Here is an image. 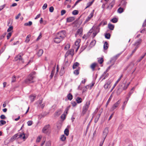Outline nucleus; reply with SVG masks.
Instances as JSON below:
<instances>
[{
    "mask_svg": "<svg viewBox=\"0 0 146 146\" xmlns=\"http://www.w3.org/2000/svg\"><path fill=\"white\" fill-rule=\"evenodd\" d=\"M104 60L102 58H100L98 60V62L100 64H102Z\"/></svg>",
    "mask_w": 146,
    "mask_h": 146,
    "instance_id": "obj_48",
    "label": "nucleus"
},
{
    "mask_svg": "<svg viewBox=\"0 0 146 146\" xmlns=\"http://www.w3.org/2000/svg\"><path fill=\"white\" fill-rule=\"evenodd\" d=\"M94 1V0L92 1L89 2L88 3H87V5H88L89 7H90L91 6L92 4H93V2Z\"/></svg>",
    "mask_w": 146,
    "mask_h": 146,
    "instance_id": "obj_53",
    "label": "nucleus"
},
{
    "mask_svg": "<svg viewBox=\"0 0 146 146\" xmlns=\"http://www.w3.org/2000/svg\"><path fill=\"white\" fill-rule=\"evenodd\" d=\"M64 133L66 136H68L69 134V130L68 129H66L64 130Z\"/></svg>",
    "mask_w": 146,
    "mask_h": 146,
    "instance_id": "obj_40",
    "label": "nucleus"
},
{
    "mask_svg": "<svg viewBox=\"0 0 146 146\" xmlns=\"http://www.w3.org/2000/svg\"><path fill=\"white\" fill-rule=\"evenodd\" d=\"M100 115L101 114L100 113L96 116L94 119L95 123H96L98 122L100 117Z\"/></svg>",
    "mask_w": 146,
    "mask_h": 146,
    "instance_id": "obj_27",
    "label": "nucleus"
},
{
    "mask_svg": "<svg viewBox=\"0 0 146 146\" xmlns=\"http://www.w3.org/2000/svg\"><path fill=\"white\" fill-rule=\"evenodd\" d=\"M108 44L107 42H105L104 45V50H107L108 47Z\"/></svg>",
    "mask_w": 146,
    "mask_h": 146,
    "instance_id": "obj_26",
    "label": "nucleus"
},
{
    "mask_svg": "<svg viewBox=\"0 0 146 146\" xmlns=\"http://www.w3.org/2000/svg\"><path fill=\"white\" fill-rule=\"evenodd\" d=\"M79 70L80 69L79 68L75 70L74 72V74L76 75H78L79 73Z\"/></svg>",
    "mask_w": 146,
    "mask_h": 146,
    "instance_id": "obj_33",
    "label": "nucleus"
},
{
    "mask_svg": "<svg viewBox=\"0 0 146 146\" xmlns=\"http://www.w3.org/2000/svg\"><path fill=\"white\" fill-rule=\"evenodd\" d=\"M50 125H45L43 128L42 129V131L43 133H46L47 132L46 131L48 129Z\"/></svg>",
    "mask_w": 146,
    "mask_h": 146,
    "instance_id": "obj_14",
    "label": "nucleus"
},
{
    "mask_svg": "<svg viewBox=\"0 0 146 146\" xmlns=\"http://www.w3.org/2000/svg\"><path fill=\"white\" fill-rule=\"evenodd\" d=\"M115 3V1L114 0H113L111 3H110L109 5L108 6V7L111 9L112 7L113 6Z\"/></svg>",
    "mask_w": 146,
    "mask_h": 146,
    "instance_id": "obj_15",
    "label": "nucleus"
},
{
    "mask_svg": "<svg viewBox=\"0 0 146 146\" xmlns=\"http://www.w3.org/2000/svg\"><path fill=\"white\" fill-rule=\"evenodd\" d=\"M66 115L64 113L61 116V119L63 120H64L65 119L66 116Z\"/></svg>",
    "mask_w": 146,
    "mask_h": 146,
    "instance_id": "obj_46",
    "label": "nucleus"
},
{
    "mask_svg": "<svg viewBox=\"0 0 146 146\" xmlns=\"http://www.w3.org/2000/svg\"><path fill=\"white\" fill-rule=\"evenodd\" d=\"M55 66H54V67L53 68L52 70V71L51 72L50 75V79H52L53 76L55 72Z\"/></svg>",
    "mask_w": 146,
    "mask_h": 146,
    "instance_id": "obj_21",
    "label": "nucleus"
},
{
    "mask_svg": "<svg viewBox=\"0 0 146 146\" xmlns=\"http://www.w3.org/2000/svg\"><path fill=\"white\" fill-rule=\"evenodd\" d=\"M11 33H9L7 35V39H9L10 37L11 36Z\"/></svg>",
    "mask_w": 146,
    "mask_h": 146,
    "instance_id": "obj_60",
    "label": "nucleus"
},
{
    "mask_svg": "<svg viewBox=\"0 0 146 146\" xmlns=\"http://www.w3.org/2000/svg\"><path fill=\"white\" fill-rule=\"evenodd\" d=\"M13 27L12 26H11L9 27V28L7 30V31L8 32H10L13 30Z\"/></svg>",
    "mask_w": 146,
    "mask_h": 146,
    "instance_id": "obj_56",
    "label": "nucleus"
},
{
    "mask_svg": "<svg viewBox=\"0 0 146 146\" xmlns=\"http://www.w3.org/2000/svg\"><path fill=\"white\" fill-rule=\"evenodd\" d=\"M64 67H63V68H62L60 72V75L61 76H62L63 74L64 73Z\"/></svg>",
    "mask_w": 146,
    "mask_h": 146,
    "instance_id": "obj_35",
    "label": "nucleus"
},
{
    "mask_svg": "<svg viewBox=\"0 0 146 146\" xmlns=\"http://www.w3.org/2000/svg\"><path fill=\"white\" fill-rule=\"evenodd\" d=\"M142 42V40L139 39L137 40L135 43L134 45L136 46L135 47H137V48L139 47L140 44Z\"/></svg>",
    "mask_w": 146,
    "mask_h": 146,
    "instance_id": "obj_16",
    "label": "nucleus"
},
{
    "mask_svg": "<svg viewBox=\"0 0 146 146\" xmlns=\"http://www.w3.org/2000/svg\"><path fill=\"white\" fill-rule=\"evenodd\" d=\"M6 6V4H4L3 5L0 6V11L3 9Z\"/></svg>",
    "mask_w": 146,
    "mask_h": 146,
    "instance_id": "obj_59",
    "label": "nucleus"
},
{
    "mask_svg": "<svg viewBox=\"0 0 146 146\" xmlns=\"http://www.w3.org/2000/svg\"><path fill=\"white\" fill-rule=\"evenodd\" d=\"M69 107H68L65 109V111L64 113L66 115L67 114V112L68 110H69Z\"/></svg>",
    "mask_w": 146,
    "mask_h": 146,
    "instance_id": "obj_57",
    "label": "nucleus"
},
{
    "mask_svg": "<svg viewBox=\"0 0 146 146\" xmlns=\"http://www.w3.org/2000/svg\"><path fill=\"white\" fill-rule=\"evenodd\" d=\"M82 31L83 29L82 28H80L78 30L75 35H78V34L82 35Z\"/></svg>",
    "mask_w": 146,
    "mask_h": 146,
    "instance_id": "obj_19",
    "label": "nucleus"
},
{
    "mask_svg": "<svg viewBox=\"0 0 146 146\" xmlns=\"http://www.w3.org/2000/svg\"><path fill=\"white\" fill-rule=\"evenodd\" d=\"M36 96L31 95L30 97V98L31 102H33L35 99L36 98Z\"/></svg>",
    "mask_w": 146,
    "mask_h": 146,
    "instance_id": "obj_32",
    "label": "nucleus"
},
{
    "mask_svg": "<svg viewBox=\"0 0 146 146\" xmlns=\"http://www.w3.org/2000/svg\"><path fill=\"white\" fill-rule=\"evenodd\" d=\"M90 102H87L86 104L83 106L81 113L82 115L83 116L86 113L90 106Z\"/></svg>",
    "mask_w": 146,
    "mask_h": 146,
    "instance_id": "obj_3",
    "label": "nucleus"
},
{
    "mask_svg": "<svg viewBox=\"0 0 146 146\" xmlns=\"http://www.w3.org/2000/svg\"><path fill=\"white\" fill-rule=\"evenodd\" d=\"M94 10H93L91 12L90 15L86 19L84 22V24L88 22L94 16Z\"/></svg>",
    "mask_w": 146,
    "mask_h": 146,
    "instance_id": "obj_4",
    "label": "nucleus"
},
{
    "mask_svg": "<svg viewBox=\"0 0 146 146\" xmlns=\"http://www.w3.org/2000/svg\"><path fill=\"white\" fill-rule=\"evenodd\" d=\"M100 31V28L96 27L95 30L93 33L94 36H95Z\"/></svg>",
    "mask_w": 146,
    "mask_h": 146,
    "instance_id": "obj_13",
    "label": "nucleus"
},
{
    "mask_svg": "<svg viewBox=\"0 0 146 146\" xmlns=\"http://www.w3.org/2000/svg\"><path fill=\"white\" fill-rule=\"evenodd\" d=\"M112 98V95H111L110 98H109L108 101H107V103H106V106H107L108 104H109V102H110V101L111 100V98Z\"/></svg>",
    "mask_w": 146,
    "mask_h": 146,
    "instance_id": "obj_47",
    "label": "nucleus"
},
{
    "mask_svg": "<svg viewBox=\"0 0 146 146\" xmlns=\"http://www.w3.org/2000/svg\"><path fill=\"white\" fill-rule=\"evenodd\" d=\"M80 64L78 62H76L74 63L73 65V69H75L77 67H78Z\"/></svg>",
    "mask_w": 146,
    "mask_h": 146,
    "instance_id": "obj_23",
    "label": "nucleus"
},
{
    "mask_svg": "<svg viewBox=\"0 0 146 146\" xmlns=\"http://www.w3.org/2000/svg\"><path fill=\"white\" fill-rule=\"evenodd\" d=\"M15 61H17L18 60H21L23 62H24V61L23 60L22 57H21L20 55H19L15 57Z\"/></svg>",
    "mask_w": 146,
    "mask_h": 146,
    "instance_id": "obj_17",
    "label": "nucleus"
},
{
    "mask_svg": "<svg viewBox=\"0 0 146 146\" xmlns=\"http://www.w3.org/2000/svg\"><path fill=\"white\" fill-rule=\"evenodd\" d=\"M74 53V51L73 49H70L68 50L66 53L65 56H67L69 55L73 56Z\"/></svg>",
    "mask_w": 146,
    "mask_h": 146,
    "instance_id": "obj_9",
    "label": "nucleus"
},
{
    "mask_svg": "<svg viewBox=\"0 0 146 146\" xmlns=\"http://www.w3.org/2000/svg\"><path fill=\"white\" fill-rule=\"evenodd\" d=\"M74 19L75 18L74 17H70L67 18L66 22L68 23L74 21Z\"/></svg>",
    "mask_w": 146,
    "mask_h": 146,
    "instance_id": "obj_18",
    "label": "nucleus"
},
{
    "mask_svg": "<svg viewBox=\"0 0 146 146\" xmlns=\"http://www.w3.org/2000/svg\"><path fill=\"white\" fill-rule=\"evenodd\" d=\"M123 90L119 86L118 87L116 93L117 95H119Z\"/></svg>",
    "mask_w": 146,
    "mask_h": 146,
    "instance_id": "obj_25",
    "label": "nucleus"
},
{
    "mask_svg": "<svg viewBox=\"0 0 146 146\" xmlns=\"http://www.w3.org/2000/svg\"><path fill=\"white\" fill-rule=\"evenodd\" d=\"M133 89L134 88H133L129 92L128 95L129 97L133 93Z\"/></svg>",
    "mask_w": 146,
    "mask_h": 146,
    "instance_id": "obj_49",
    "label": "nucleus"
},
{
    "mask_svg": "<svg viewBox=\"0 0 146 146\" xmlns=\"http://www.w3.org/2000/svg\"><path fill=\"white\" fill-rule=\"evenodd\" d=\"M97 65V63H92L90 66V68L92 69L93 71H94L95 70V67Z\"/></svg>",
    "mask_w": 146,
    "mask_h": 146,
    "instance_id": "obj_22",
    "label": "nucleus"
},
{
    "mask_svg": "<svg viewBox=\"0 0 146 146\" xmlns=\"http://www.w3.org/2000/svg\"><path fill=\"white\" fill-rule=\"evenodd\" d=\"M130 84V82L126 84L125 83H123L121 85H120L119 86L121 89H122V90H123L126 89Z\"/></svg>",
    "mask_w": 146,
    "mask_h": 146,
    "instance_id": "obj_6",
    "label": "nucleus"
},
{
    "mask_svg": "<svg viewBox=\"0 0 146 146\" xmlns=\"http://www.w3.org/2000/svg\"><path fill=\"white\" fill-rule=\"evenodd\" d=\"M146 55V52L143 55L141 56L139 59L137 60V62H140L141 60Z\"/></svg>",
    "mask_w": 146,
    "mask_h": 146,
    "instance_id": "obj_29",
    "label": "nucleus"
},
{
    "mask_svg": "<svg viewBox=\"0 0 146 146\" xmlns=\"http://www.w3.org/2000/svg\"><path fill=\"white\" fill-rule=\"evenodd\" d=\"M96 43V41L95 40H93L91 42L90 45L92 46H94Z\"/></svg>",
    "mask_w": 146,
    "mask_h": 146,
    "instance_id": "obj_39",
    "label": "nucleus"
},
{
    "mask_svg": "<svg viewBox=\"0 0 146 146\" xmlns=\"http://www.w3.org/2000/svg\"><path fill=\"white\" fill-rule=\"evenodd\" d=\"M43 52V51L42 49H40L37 52L36 54L38 56H42Z\"/></svg>",
    "mask_w": 146,
    "mask_h": 146,
    "instance_id": "obj_20",
    "label": "nucleus"
},
{
    "mask_svg": "<svg viewBox=\"0 0 146 146\" xmlns=\"http://www.w3.org/2000/svg\"><path fill=\"white\" fill-rule=\"evenodd\" d=\"M120 103V100H118L116 103L113 105L111 108V110L113 111V110L118 106Z\"/></svg>",
    "mask_w": 146,
    "mask_h": 146,
    "instance_id": "obj_8",
    "label": "nucleus"
},
{
    "mask_svg": "<svg viewBox=\"0 0 146 146\" xmlns=\"http://www.w3.org/2000/svg\"><path fill=\"white\" fill-rule=\"evenodd\" d=\"M47 5L46 3H45L42 7V9L43 10L45 9L47 7Z\"/></svg>",
    "mask_w": 146,
    "mask_h": 146,
    "instance_id": "obj_61",
    "label": "nucleus"
},
{
    "mask_svg": "<svg viewBox=\"0 0 146 146\" xmlns=\"http://www.w3.org/2000/svg\"><path fill=\"white\" fill-rule=\"evenodd\" d=\"M67 98L68 100H71L73 98V96L71 94L69 93L67 95Z\"/></svg>",
    "mask_w": 146,
    "mask_h": 146,
    "instance_id": "obj_28",
    "label": "nucleus"
},
{
    "mask_svg": "<svg viewBox=\"0 0 146 146\" xmlns=\"http://www.w3.org/2000/svg\"><path fill=\"white\" fill-rule=\"evenodd\" d=\"M140 32L141 33H145V34H146V29H145L142 30Z\"/></svg>",
    "mask_w": 146,
    "mask_h": 146,
    "instance_id": "obj_64",
    "label": "nucleus"
},
{
    "mask_svg": "<svg viewBox=\"0 0 146 146\" xmlns=\"http://www.w3.org/2000/svg\"><path fill=\"white\" fill-rule=\"evenodd\" d=\"M137 49V47H135V49L133 50L131 54V56L135 52Z\"/></svg>",
    "mask_w": 146,
    "mask_h": 146,
    "instance_id": "obj_54",
    "label": "nucleus"
},
{
    "mask_svg": "<svg viewBox=\"0 0 146 146\" xmlns=\"http://www.w3.org/2000/svg\"><path fill=\"white\" fill-rule=\"evenodd\" d=\"M111 83V82L110 80H108L106 84L104 85V87L105 89L106 90L110 87V85Z\"/></svg>",
    "mask_w": 146,
    "mask_h": 146,
    "instance_id": "obj_10",
    "label": "nucleus"
},
{
    "mask_svg": "<svg viewBox=\"0 0 146 146\" xmlns=\"http://www.w3.org/2000/svg\"><path fill=\"white\" fill-rule=\"evenodd\" d=\"M31 36V35H27L26 38V40H25V42L28 43L30 41V37Z\"/></svg>",
    "mask_w": 146,
    "mask_h": 146,
    "instance_id": "obj_37",
    "label": "nucleus"
},
{
    "mask_svg": "<svg viewBox=\"0 0 146 146\" xmlns=\"http://www.w3.org/2000/svg\"><path fill=\"white\" fill-rule=\"evenodd\" d=\"M120 54H117L116 55L114 56L113 58H112L111 60H110V62H111L113 63V64L112 65L114 64L116 60L117 59L118 57L119 56Z\"/></svg>",
    "mask_w": 146,
    "mask_h": 146,
    "instance_id": "obj_11",
    "label": "nucleus"
},
{
    "mask_svg": "<svg viewBox=\"0 0 146 146\" xmlns=\"http://www.w3.org/2000/svg\"><path fill=\"white\" fill-rule=\"evenodd\" d=\"M66 13V11L65 10H62L61 12V15H63Z\"/></svg>",
    "mask_w": 146,
    "mask_h": 146,
    "instance_id": "obj_55",
    "label": "nucleus"
},
{
    "mask_svg": "<svg viewBox=\"0 0 146 146\" xmlns=\"http://www.w3.org/2000/svg\"><path fill=\"white\" fill-rule=\"evenodd\" d=\"M109 76V74L107 73V70H106L100 77V79H102L101 81L105 79Z\"/></svg>",
    "mask_w": 146,
    "mask_h": 146,
    "instance_id": "obj_5",
    "label": "nucleus"
},
{
    "mask_svg": "<svg viewBox=\"0 0 146 146\" xmlns=\"http://www.w3.org/2000/svg\"><path fill=\"white\" fill-rule=\"evenodd\" d=\"M54 10V8L52 6L50 7L49 8V11L50 12H52Z\"/></svg>",
    "mask_w": 146,
    "mask_h": 146,
    "instance_id": "obj_63",
    "label": "nucleus"
},
{
    "mask_svg": "<svg viewBox=\"0 0 146 146\" xmlns=\"http://www.w3.org/2000/svg\"><path fill=\"white\" fill-rule=\"evenodd\" d=\"M79 42L78 41H76L75 43V45L77 47L76 50H77L79 47Z\"/></svg>",
    "mask_w": 146,
    "mask_h": 146,
    "instance_id": "obj_42",
    "label": "nucleus"
},
{
    "mask_svg": "<svg viewBox=\"0 0 146 146\" xmlns=\"http://www.w3.org/2000/svg\"><path fill=\"white\" fill-rule=\"evenodd\" d=\"M24 135V132H22V133H19V137H18V138H21L22 136H23V135Z\"/></svg>",
    "mask_w": 146,
    "mask_h": 146,
    "instance_id": "obj_51",
    "label": "nucleus"
},
{
    "mask_svg": "<svg viewBox=\"0 0 146 146\" xmlns=\"http://www.w3.org/2000/svg\"><path fill=\"white\" fill-rule=\"evenodd\" d=\"M108 28L111 30H113L114 26L110 23H109L108 25Z\"/></svg>",
    "mask_w": 146,
    "mask_h": 146,
    "instance_id": "obj_24",
    "label": "nucleus"
},
{
    "mask_svg": "<svg viewBox=\"0 0 146 146\" xmlns=\"http://www.w3.org/2000/svg\"><path fill=\"white\" fill-rule=\"evenodd\" d=\"M32 24V22L31 21H29L28 23H25L24 25L25 26H30Z\"/></svg>",
    "mask_w": 146,
    "mask_h": 146,
    "instance_id": "obj_34",
    "label": "nucleus"
},
{
    "mask_svg": "<svg viewBox=\"0 0 146 146\" xmlns=\"http://www.w3.org/2000/svg\"><path fill=\"white\" fill-rule=\"evenodd\" d=\"M109 132L108 128H106L104 130L103 134V139H105Z\"/></svg>",
    "mask_w": 146,
    "mask_h": 146,
    "instance_id": "obj_7",
    "label": "nucleus"
},
{
    "mask_svg": "<svg viewBox=\"0 0 146 146\" xmlns=\"http://www.w3.org/2000/svg\"><path fill=\"white\" fill-rule=\"evenodd\" d=\"M35 74V72H33L29 74L27 78L25 80V82L26 84H29L33 83L34 82L33 81V79L35 77L33 76Z\"/></svg>",
    "mask_w": 146,
    "mask_h": 146,
    "instance_id": "obj_2",
    "label": "nucleus"
},
{
    "mask_svg": "<svg viewBox=\"0 0 146 146\" xmlns=\"http://www.w3.org/2000/svg\"><path fill=\"white\" fill-rule=\"evenodd\" d=\"M42 137L41 135L38 136L37 137V138L36 139V142H39L40 141L41 139L42 138Z\"/></svg>",
    "mask_w": 146,
    "mask_h": 146,
    "instance_id": "obj_45",
    "label": "nucleus"
},
{
    "mask_svg": "<svg viewBox=\"0 0 146 146\" xmlns=\"http://www.w3.org/2000/svg\"><path fill=\"white\" fill-rule=\"evenodd\" d=\"M79 11L78 10H74L72 12V14L74 15H77L78 14Z\"/></svg>",
    "mask_w": 146,
    "mask_h": 146,
    "instance_id": "obj_41",
    "label": "nucleus"
},
{
    "mask_svg": "<svg viewBox=\"0 0 146 146\" xmlns=\"http://www.w3.org/2000/svg\"><path fill=\"white\" fill-rule=\"evenodd\" d=\"M76 101L78 103H80L82 102V99L78 97L76 99Z\"/></svg>",
    "mask_w": 146,
    "mask_h": 146,
    "instance_id": "obj_30",
    "label": "nucleus"
},
{
    "mask_svg": "<svg viewBox=\"0 0 146 146\" xmlns=\"http://www.w3.org/2000/svg\"><path fill=\"white\" fill-rule=\"evenodd\" d=\"M0 126H2L3 125L5 124L6 123V121L3 120H1L0 121Z\"/></svg>",
    "mask_w": 146,
    "mask_h": 146,
    "instance_id": "obj_44",
    "label": "nucleus"
},
{
    "mask_svg": "<svg viewBox=\"0 0 146 146\" xmlns=\"http://www.w3.org/2000/svg\"><path fill=\"white\" fill-rule=\"evenodd\" d=\"M66 34V32L64 31H62L59 32L54 39V42L57 43H60L65 38Z\"/></svg>",
    "mask_w": 146,
    "mask_h": 146,
    "instance_id": "obj_1",
    "label": "nucleus"
},
{
    "mask_svg": "<svg viewBox=\"0 0 146 146\" xmlns=\"http://www.w3.org/2000/svg\"><path fill=\"white\" fill-rule=\"evenodd\" d=\"M22 139L24 140V141H25L27 138V136L25 135V134L24 133V135H23L22 136Z\"/></svg>",
    "mask_w": 146,
    "mask_h": 146,
    "instance_id": "obj_62",
    "label": "nucleus"
},
{
    "mask_svg": "<svg viewBox=\"0 0 146 146\" xmlns=\"http://www.w3.org/2000/svg\"><path fill=\"white\" fill-rule=\"evenodd\" d=\"M111 35L109 33H106L105 34V36L106 38L109 39L110 38Z\"/></svg>",
    "mask_w": 146,
    "mask_h": 146,
    "instance_id": "obj_31",
    "label": "nucleus"
},
{
    "mask_svg": "<svg viewBox=\"0 0 146 146\" xmlns=\"http://www.w3.org/2000/svg\"><path fill=\"white\" fill-rule=\"evenodd\" d=\"M16 81V77L15 76H13L12 77V80L11 82L13 83L15 82Z\"/></svg>",
    "mask_w": 146,
    "mask_h": 146,
    "instance_id": "obj_52",
    "label": "nucleus"
},
{
    "mask_svg": "<svg viewBox=\"0 0 146 146\" xmlns=\"http://www.w3.org/2000/svg\"><path fill=\"white\" fill-rule=\"evenodd\" d=\"M123 11V8L120 7L117 10L118 12L119 13H121Z\"/></svg>",
    "mask_w": 146,
    "mask_h": 146,
    "instance_id": "obj_38",
    "label": "nucleus"
},
{
    "mask_svg": "<svg viewBox=\"0 0 146 146\" xmlns=\"http://www.w3.org/2000/svg\"><path fill=\"white\" fill-rule=\"evenodd\" d=\"M60 139L61 141H64L66 139V137L64 135H61Z\"/></svg>",
    "mask_w": 146,
    "mask_h": 146,
    "instance_id": "obj_36",
    "label": "nucleus"
},
{
    "mask_svg": "<svg viewBox=\"0 0 146 146\" xmlns=\"http://www.w3.org/2000/svg\"><path fill=\"white\" fill-rule=\"evenodd\" d=\"M87 44H86L84 45L81 48V50L82 51L84 50L87 47Z\"/></svg>",
    "mask_w": 146,
    "mask_h": 146,
    "instance_id": "obj_50",
    "label": "nucleus"
},
{
    "mask_svg": "<svg viewBox=\"0 0 146 146\" xmlns=\"http://www.w3.org/2000/svg\"><path fill=\"white\" fill-rule=\"evenodd\" d=\"M126 0H122L119 4V5L122 7H125L127 3V2L126 1Z\"/></svg>",
    "mask_w": 146,
    "mask_h": 146,
    "instance_id": "obj_12",
    "label": "nucleus"
},
{
    "mask_svg": "<svg viewBox=\"0 0 146 146\" xmlns=\"http://www.w3.org/2000/svg\"><path fill=\"white\" fill-rule=\"evenodd\" d=\"M117 21H118V19L116 18H113L111 20V22H112L113 23H116V22H117Z\"/></svg>",
    "mask_w": 146,
    "mask_h": 146,
    "instance_id": "obj_43",
    "label": "nucleus"
},
{
    "mask_svg": "<svg viewBox=\"0 0 146 146\" xmlns=\"http://www.w3.org/2000/svg\"><path fill=\"white\" fill-rule=\"evenodd\" d=\"M32 123L33 121H29L27 122V124L28 126L31 125L32 124Z\"/></svg>",
    "mask_w": 146,
    "mask_h": 146,
    "instance_id": "obj_58",
    "label": "nucleus"
}]
</instances>
